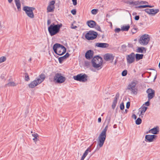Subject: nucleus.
<instances>
[{
	"instance_id": "f257e3e1",
	"label": "nucleus",
	"mask_w": 160,
	"mask_h": 160,
	"mask_svg": "<svg viewBox=\"0 0 160 160\" xmlns=\"http://www.w3.org/2000/svg\"><path fill=\"white\" fill-rule=\"evenodd\" d=\"M108 126L107 125L99 135L97 141L98 146L99 148L102 147L105 142L106 138V132L108 129Z\"/></svg>"
},
{
	"instance_id": "f03ea898",
	"label": "nucleus",
	"mask_w": 160,
	"mask_h": 160,
	"mask_svg": "<svg viewBox=\"0 0 160 160\" xmlns=\"http://www.w3.org/2000/svg\"><path fill=\"white\" fill-rule=\"evenodd\" d=\"M62 26L61 24L55 25L53 23L51 24L48 28L50 35L52 36L58 33L59 32L60 28Z\"/></svg>"
},
{
	"instance_id": "7ed1b4c3",
	"label": "nucleus",
	"mask_w": 160,
	"mask_h": 160,
	"mask_svg": "<svg viewBox=\"0 0 160 160\" xmlns=\"http://www.w3.org/2000/svg\"><path fill=\"white\" fill-rule=\"evenodd\" d=\"M45 76L44 74L42 73L40 74L35 80L32 82L28 86L30 88H33L41 83L45 79Z\"/></svg>"
},
{
	"instance_id": "20e7f679",
	"label": "nucleus",
	"mask_w": 160,
	"mask_h": 160,
	"mask_svg": "<svg viewBox=\"0 0 160 160\" xmlns=\"http://www.w3.org/2000/svg\"><path fill=\"white\" fill-rule=\"evenodd\" d=\"M54 52L59 55H62L66 52V49L63 46L59 44H55L53 47Z\"/></svg>"
},
{
	"instance_id": "39448f33",
	"label": "nucleus",
	"mask_w": 160,
	"mask_h": 160,
	"mask_svg": "<svg viewBox=\"0 0 160 160\" xmlns=\"http://www.w3.org/2000/svg\"><path fill=\"white\" fill-rule=\"evenodd\" d=\"M92 63L94 68L99 70L102 68V58L98 56L95 57L92 59Z\"/></svg>"
},
{
	"instance_id": "423d86ee",
	"label": "nucleus",
	"mask_w": 160,
	"mask_h": 160,
	"mask_svg": "<svg viewBox=\"0 0 160 160\" xmlns=\"http://www.w3.org/2000/svg\"><path fill=\"white\" fill-rule=\"evenodd\" d=\"M137 83L136 81H133L128 85L127 87L128 89L134 95H136L138 92V88L136 87Z\"/></svg>"
},
{
	"instance_id": "0eeeda50",
	"label": "nucleus",
	"mask_w": 160,
	"mask_h": 160,
	"mask_svg": "<svg viewBox=\"0 0 160 160\" xmlns=\"http://www.w3.org/2000/svg\"><path fill=\"white\" fill-rule=\"evenodd\" d=\"M35 9L34 8L27 6H24L23 8V10L25 12L26 14L31 18H33L34 17L33 11Z\"/></svg>"
},
{
	"instance_id": "6e6552de",
	"label": "nucleus",
	"mask_w": 160,
	"mask_h": 160,
	"mask_svg": "<svg viewBox=\"0 0 160 160\" xmlns=\"http://www.w3.org/2000/svg\"><path fill=\"white\" fill-rule=\"evenodd\" d=\"M150 39V37L149 35L148 34H145L141 37L139 40V42L142 45H146L148 43Z\"/></svg>"
},
{
	"instance_id": "1a4fd4ad",
	"label": "nucleus",
	"mask_w": 160,
	"mask_h": 160,
	"mask_svg": "<svg viewBox=\"0 0 160 160\" xmlns=\"http://www.w3.org/2000/svg\"><path fill=\"white\" fill-rule=\"evenodd\" d=\"M88 76L85 74H80L73 77L75 80L81 82H85L87 80Z\"/></svg>"
},
{
	"instance_id": "9d476101",
	"label": "nucleus",
	"mask_w": 160,
	"mask_h": 160,
	"mask_svg": "<svg viewBox=\"0 0 160 160\" xmlns=\"http://www.w3.org/2000/svg\"><path fill=\"white\" fill-rule=\"evenodd\" d=\"M53 79L55 81L59 83L64 82L66 80V78L63 76L61 73H59L55 74Z\"/></svg>"
},
{
	"instance_id": "9b49d317",
	"label": "nucleus",
	"mask_w": 160,
	"mask_h": 160,
	"mask_svg": "<svg viewBox=\"0 0 160 160\" xmlns=\"http://www.w3.org/2000/svg\"><path fill=\"white\" fill-rule=\"evenodd\" d=\"M98 33L93 31H90L85 35V38L88 40H93L96 38Z\"/></svg>"
},
{
	"instance_id": "f8f14e48",
	"label": "nucleus",
	"mask_w": 160,
	"mask_h": 160,
	"mask_svg": "<svg viewBox=\"0 0 160 160\" xmlns=\"http://www.w3.org/2000/svg\"><path fill=\"white\" fill-rule=\"evenodd\" d=\"M55 1L54 0L50 1L48 5L47 8V12H52L54 11L55 9Z\"/></svg>"
},
{
	"instance_id": "ddd939ff",
	"label": "nucleus",
	"mask_w": 160,
	"mask_h": 160,
	"mask_svg": "<svg viewBox=\"0 0 160 160\" xmlns=\"http://www.w3.org/2000/svg\"><path fill=\"white\" fill-rule=\"evenodd\" d=\"M135 54L132 52L126 57L127 62L128 63L131 64L133 62L135 61Z\"/></svg>"
},
{
	"instance_id": "4468645a",
	"label": "nucleus",
	"mask_w": 160,
	"mask_h": 160,
	"mask_svg": "<svg viewBox=\"0 0 160 160\" xmlns=\"http://www.w3.org/2000/svg\"><path fill=\"white\" fill-rule=\"evenodd\" d=\"M146 92L148 94V98L149 101L152 99L155 96V91L151 88L148 89Z\"/></svg>"
},
{
	"instance_id": "2eb2a0df",
	"label": "nucleus",
	"mask_w": 160,
	"mask_h": 160,
	"mask_svg": "<svg viewBox=\"0 0 160 160\" xmlns=\"http://www.w3.org/2000/svg\"><path fill=\"white\" fill-rule=\"evenodd\" d=\"M145 12L149 14L154 15L159 12L158 9H149L147 8L145 10Z\"/></svg>"
},
{
	"instance_id": "dca6fc26",
	"label": "nucleus",
	"mask_w": 160,
	"mask_h": 160,
	"mask_svg": "<svg viewBox=\"0 0 160 160\" xmlns=\"http://www.w3.org/2000/svg\"><path fill=\"white\" fill-rule=\"evenodd\" d=\"M157 136L152 135H147L145 136L146 141H148L149 142H152L154 141V140L157 137Z\"/></svg>"
},
{
	"instance_id": "f3484780",
	"label": "nucleus",
	"mask_w": 160,
	"mask_h": 160,
	"mask_svg": "<svg viewBox=\"0 0 160 160\" xmlns=\"http://www.w3.org/2000/svg\"><path fill=\"white\" fill-rule=\"evenodd\" d=\"M114 58V56L112 54L107 53L105 54L104 56V59L106 61H112V62Z\"/></svg>"
},
{
	"instance_id": "a211bd4d",
	"label": "nucleus",
	"mask_w": 160,
	"mask_h": 160,
	"mask_svg": "<svg viewBox=\"0 0 160 160\" xmlns=\"http://www.w3.org/2000/svg\"><path fill=\"white\" fill-rule=\"evenodd\" d=\"M93 51L92 50L88 51L85 54L86 58L88 59H90L93 57Z\"/></svg>"
},
{
	"instance_id": "6ab92c4d",
	"label": "nucleus",
	"mask_w": 160,
	"mask_h": 160,
	"mask_svg": "<svg viewBox=\"0 0 160 160\" xmlns=\"http://www.w3.org/2000/svg\"><path fill=\"white\" fill-rule=\"evenodd\" d=\"M95 46L99 48H105L109 46V44L107 43H96L95 44Z\"/></svg>"
},
{
	"instance_id": "aec40b11",
	"label": "nucleus",
	"mask_w": 160,
	"mask_h": 160,
	"mask_svg": "<svg viewBox=\"0 0 160 160\" xmlns=\"http://www.w3.org/2000/svg\"><path fill=\"white\" fill-rule=\"evenodd\" d=\"M149 132L154 134H158L159 132V128L158 127H157L151 129L149 131Z\"/></svg>"
},
{
	"instance_id": "412c9836",
	"label": "nucleus",
	"mask_w": 160,
	"mask_h": 160,
	"mask_svg": "<svg viewBox=\"0 0 160 160\" xmlns=\"http://www.w3.org/2000/svg\"><path fill=\"white\" fill-rule=\"evenodd\" d=\"M148 108L145 106H142L139 109V111L140 112V113L139 116L141 118L143 117V116L144 115V113L146 111Z\"/></svg>"
},
{
	"instance_id": "4be33fe9",
	"label": "nucleus",
	"mask_w": 160,
	"mask_h": 160,
	"mask_svg": "<svg viewBox=\"0 0 160 160\" xmlns=\"http://www.w3.org/2000/svg\"><path fill=\"white\" fill-rule=\"evenodd\" d=\"M119 97V94L117 93L114 98V99L113 102V103L112 105V109H114L116 106V104L117 103V100Z\"/></svg>"
},
{
	"instance_id": "5701e85b",
	"label": "nucleus",
	"mask_w": 160,
	"mask_h": 160,
	"mask_svg": "<svg viewBox=\"0 0 160 160\" xmlns=\"http://www.w3.org/2000/svg\"><path fill=\"white\" fill-rule=\"evenodd\" d=\"M96 22L93 20H89L87 22V24L88 27L91 28H94L96 25Z\"/></svg>"
},
{
	"instance_id": "b1692460",
	"label": "nucleus",
	"mask_w": 160,
	"mask_h": 160,
	"mask_svg": "<svg viewBox=\"0 0 160 160\" xmlns=\"http://www.w3.org/2000/svg\"><path fill=\"white\" fill-rule=\"evenodd\" d=\"M69 56V54L67 53L63 56L59 58H58V60L60 63H61L64 60L68 57Z\"/></svg>"
},
{
	"instance_id": "393cba45",
	"label": "nucleus",
	"mask_w": 160,
	"mask_h": 160,
	"mask_svg": "<svg viewBox=\"0 0 160 160\" xmlns=\"http://www.w3.org/2000/svg\"><path fill=\"white\" fill-rule=\"evenodd\" d=\"M91 150L90 149V148L89 147L88 148V149L85 151V152H84V154L82 156V157L81 158V160H83L85 157L87 156V155H88V153L89 152H91Z\"/></svg>"
},
{
	"instance_id": "a878e982",
	"label": "nucleus",
	"mask_w": 160,
	"mask_h": 160,
	"mask_svg": "<svg viewBox=\"0 0 160 160\" xmlns=\"http://www.w3.org/2000/svg\"><path fill=\"white\" fill-rule=\"evenodd\" d=\"M32 136L34 137L33 140L35 143H36V142L38 140L39 135L34 132L32 134Z\"/></svg>"
},
{
	"instance_id": "bb28decb",
	"label": "nucleus",
	"mask_w": 160,
	"mask_h": 160,
	"mask_svg": "<svg viewBox=\"0 0 160 160\" xmlns=\"http://www.w3.org/2000/svg\"><path fill=\"white\" fill-rule=\"evenodd\" d=\"M148 3V2L146 1H137L134 2V4L135 5H136L138 4H143Z\"/></svg>"
},
{
	"instance_id": "cd10ccee",
	"label": "nucleus",
	"mask_w": 160,
	"mask_h": 160,
	"mask_svg": "<svg viewBox=\"0 0 160 160\" xmlns=\"http://www.w3.org/2000/svg\"><path fill=\"white\" fill-rule=\"evenodd\" d=\"M130 28V26L128 25L126 26H123L121 27V30L122 31H128Z\"/></svg>"
},
{
	"instance_id": "c85d7f7f",
	"label": "nucleus",
	"mask_w": 160,
	"mask_h": 160,
	"mask_svg": "<svg viewBox=\"0 0 160 160\" xmlns=\"http://www.w3.org/2000/svg\"><path fill=\"white\" fill-rule=\"evenodd\" d=\"M135 56L136 60L138 61L142 58L143 55L142 54H136L135 55Z\"/></svg>"
},
{
	"instance_id": "c756f323",
	"label": "nucleus",
	"mask_w": 160,
	"mask_h": 160,
	"mask_svg": "<svg viewBox=\"0 0 160 160\" xmlns=\"http://www.w3.org/2000/svg\"><path fill=\"white\" fill-rule=\"evenodd\" d=\"M143 51L146 52V49L143 47H139L137 49V52H138L142 53Z\"/></svg>"
},
{
	"instance_id": "7c9ffc66",
	"label": "nucleus",
	"mask_w": 160,
	"mask_h": 160,
	"mask_svg": "<svg viewBox=\"0 0 160 160\" xmlns=\"http://www.w3.org/2000/svg\"><path fill=\"white\" fill-rule=\"evenodd\" d=\"M17 84L15 83L14 82H9L7 84H6L5 85L6 87H11V86H16Z\"/></svg>"
},
{
	"instance_id": "2f4dec72",
	"label": "nucleus",
	"mask_w": 160,
	"mask_h": 160,
	"mask_svg": "<svg viewBox=\"0 0 160 160\" xmlns=\"http://www.w3.org/2000/svg\"><path fill=\"white\" fill-rule=\"evenodd\" d=\"M15 3L18 9L19 10L21 8V4L19 0H15Z\"/></svg>"
},
{
	"instance_id": "473e14b6",
	"label": "nucleus",
	"mask_w": 160,
	"mask_h": 160,
	"mask_svg": "<svg viewBox=\"0 0 160 160\" xmlns=\"http://www.w3.org/2000/svg\"><path fill=\"white\" fill-rule=\"evenodd\" d=\"M153 7H154L153 6H150V5H146L139 6L138 7V8H147V7L152 8Z\"/></svg>"
},
{
	"instance_id": "72a5a7b5",
	"label": "nucleus",
	"mask_w": 160,
	"mask_h": 160,
	"mask_svg": "<svg viewBox=\"0 0 160 160\" xmlns=\"http://www.w3.org/2000/svg\"><path fill=\"white\" fill-rule=\"evenodd\" d=\"M6 60V58L5 56H2L0 58V63L5 62Z\"/></svg>"
},
{
	"instance_id": "f704fd0d",
	"label": "nucleus",
	"mask_w": 160,
	"mask_h": 160,
	"mask_svg": "<svg viewBox=\"0 0 160 160\" xmlns=\"http://www.w3.org/2000/svg\"><path fill=\"white\" fill-rule=\"evenodd\" d=\"M98 10L97 9H94L92 10L91 13L93 15H96L98 13Z\"/></svg>"
},
{
	"instance_id": "c9c22d12",
	"label": "nucleus",
	"mask_w": 160,
	"mask_h": 160,
	"mask_svg": "<svg viewBox=\"0 0 160 160\" xmlns=\"http://www.w3.org/2000/svg\"><path fill=\"white\" fill-rule=\"evenodd\" d=\"M142 120L140 118H138L136 121V123L137 125H139L141 123Z\"/></svg>"
},
{
	"instance_id": "e433bc0d",
	"label": "nucleus",
	"mask_w": 160,
	"mask_h": 160,
	"mask_svg": "<svg viewBox=\"0 0 160 160\" xmlns=\"http://www.w3.org/2000/svg\"><path fill=\"white\" fill-rule=\"evenodd\" d=\"M25 80L26 81H28L29 80L30 78L29 76L27 73H25Z\"/></svg>"
},
{
	"instance_id": "4c0bfd02",
	"label": "nucleus",
	"mask_w": 160,
	"mask_h": 160,
	"mask_svg": "<svg viewBox=\"0 0 160 160\" xmlns=\"http://www.w3.org/2000/svg\"><path fill=\"white\" fill-rule=\"evenodd\" d=\"M127 74V71L126 70H124L122 72V75L123 76H126Z\"/></svg>"
},
{
	"instance_id": "58836bf2",
	"label": "nucleus",
	"mask_w": 160,
	"mask_h": 160,
	"mask_svg": "<svg viewBox=\"0 0 160 160\" xmlns=\"http://www.w3.org/2000/svg\"><path fill=\"white\" fill-rule=\"evenodd\" d=\"M94 27L98 30L100 31L101 30V28L98 25L96 24V25Z\"/></svg>"
},
{
	"instance_id": "ea45409f",
	"label": "nucleus",
	"mask_w": 160,
	"mask_h": 160,
	"mask_svg": "<svg viewBox=\"0 0 160 160\" xmlns=\"http://www.w3.org/2000/svg\"><path fill=\"white\" fill-rule=\"evenodd\" d=\"M121 30V29L120 28H116L114 30V31L115 32L118 33Z\"/></svg>"
},
{
	"instance_id": "a19ab883",
	"label": "nucleus",
	"mask_w": 160,
	"mask_h": 160,
	"mask_svg": "<svg viewBox=\"0 0 160 160\" xmlns=\"http://www.w3.org/2000/svg\"><path fill=\"white\" fill-rule=\"evenodd\" d=\"M120 109L122 110H123L124 109V106L123 103H122L120 104Z\"/></svg>"
},
{
	"instance_id": "79ce46f5",
	"label": "nucleus",
	"mask_w": 160,
	"mask_h": 160,
	"mask_svg": "<svg viewBox=\"0 0 160 160\" xmlns=\"http://www.w3.org/2000/svg\"><path fill=\"white\" fill-rule=\"evenodd\" d=\"M71 13L73 14V15H75L76 13V11L75 9H73L71 10Z\"/></svg>"
},
{
	"instance_id": "37998d69",
	"label": "nucleus",
	"mask_w": 160,
	"mask_h": 160,
	"mask_svg": "<svg viewBox=\"0 0 160 160\" xmlns=\"http://www.w3.org/2000/svg\"><path fill=\"white\" fill-rule=\"evenodd\" d=\"M72 1L73 2V4L75 6L77 4V0H72Z\"/></svg>"
},
{
	"instance_id": "c03bdc74",
	"label": "nucleus",
	"mask_w": 160,
	"mask_h": 160,
	"mask_svg": "<svg viewBox=\"0 0 160 160\" xmlns=\"http://www.w3.org/2000/svg\"><path fill=\"white\" fill-rule=\"evenodd\" d=\"M144 104L147 106H149V105H150V102H149V100H148V101L146 102Z\"/></svg>"
},
{
	"instance_id": "a18cd8bd",
	"label": "nucleus",
	"mask_w": 160,
	"mask_h": 160,
	"mask_svg": "<svg viewBox=\"0 0 160 160\" xmlns=\"http://www.w3.org/2000/svg\"><path fill=\"white\" fill-rule=\"evenodd\" d=\"M130 106V103L129 102H127L126 104V108H128Z\"/></svg>"
},
{
	"instance_id": "49530a36",
	"label": "nucleus",
	"mask_w": 160,
	"mask_h": 160,
	"mask_svg": "<svg viewBox=\"0 0 160 160\" xmlns=\"http://www.w3.org/2000/svg\"><path fill=\"white\" fill-rule=\"evenodd\" d=\"M139 16H135L134 19L136 20H138L139 19Z\"/></svg>"
},
{
	"instance_id": "de8ad7c7",
	"label": "nucleus",
	"mask_w": 160,
	"mask_h": 160,
	"mask_svg": "<svg viewBox=\"0 0 160 160\" xmlns=\"http://www.w3.org/2000/svg\"><path fill=\"white\" fill-rule=\"evenodd\" d=\"M76 28H77V27L76 26H73V25L72 24V25L71 27V28L72 29H75Z\"/></svg>"
},
{
	"instance_id": "09e8293b",
	"label": "nucleus",
	"mask_w": 160,
	"mask_h": 160,
	"mask_svg": "<svg viewBox=\"0 0 160 160\" xmlns=\"http://www.w3.org/2000/svg\"><path fill=\"white\" fill-rule=\"evenodd\" d=\"M132 32L133 34L134 33L136 32V29H133L132 31Z\"/></svg>"
},
{
	"instance_id": "8fccbe9b",
	"label": "nucleus",
	"mask_w": 160,
	"mask_h": 160,
	"mask_svg": "<svg viewBox=\"0 0 160 160\" xmlns=\"http://www.w3.org/2000/svg\"><path fill=\"white\" fill-rule=\"evenodd\" d=\"M51 23V21L50 20H48L47 21V24L48 25H49Z\"/></svg>"
},
{
	"instance_id": "3c124183",
	"label": "nucleus",
	"mask_w": 160,
	"mask_h": 160,
	"mask_svg": "<svg viewBox=\"0 0 160 160\" xmlns=\"http://www.w3.org/2000/svg\"><path fill=\"white\" fill-rule=\"evenodd\" d=\"M132 117L134 118V119H136L137 118V117L135 114H133L132 115Z\"/></svg>"
},
{
	"instance_id": "603ef678",
	"label": "nucleus",
	"mask_w": 160,
	"mask_h": 160,
	"mask_svg": "<svg viewBox=\"0 0 160 160\" xmlns=\"http://www.w3.org/2000/svg\"><path fill=\"white\" fill-rule=\"evenodd\" d=\"M101 121V119L100 118H99L98 119V122H100Z\"/></svg>"
},
{
	"instance_id": "864d4df0",
	"label": "nucleus",
	"mask_w": 160,
	"mask_h": 160,
	"mask_svg": "<svg viewBox=\"0 0 160 160\" xmlns=\"http://www.w3.org/2000/svg\"><path fill=\"white\" fill-rule=\"evenodd\" d=\"M126 46L125 45H123L122 46V48H126Z\"/></svg>"
},
{
	"instance_id": "5fc2aeb1",
	"label": "nucleus",
	"mask_w": 160,
	"mask_h": 160,
	"mask_svg": "<svg viewBox=\"0 0 160 160\" xmlns=\"http://www.w3.org/2000/svg\"><path fill=\"white\" fill-rule=\"evenodd\" d=\"M136 1H135V2H133V1H131V2H130V4H132L134 5H135L134 4V2H135Z\"/></svg>"
},
{
	"instance_id": "6e6d98bb",
	"label": "nucleus",
	"mask_w": 160,
	"mask_h": 160,
	"mask_svg": "<svg viewBox=\"0 0 160 160\" xmlns=\"http://www.w3.org/2000/svg\"><path fill=\"white\" fill-rule=\"evenodd\" d=\"M12 1V0H8V1L9 3H11Z\"/></svg>"
},
{
	"instance_id": "4d7b16f0",
	"label": "nucleus",
	"mask_w": 160,
	"mask_h": 160,
	"mask_svg": "<svg viewBox=\"0 0 160 160\" xmlns=\"http://www.w3.org/2000/svg\"><path fill=\"white\" fill-rule=\"evenodd\" d=\"M32 60V58H30V59H29L28 61L30 62H31V61Z\"/></svg>"
},
{
	"instance_id": "13d9d810",
	"label": "nucleus",
	"mask_w": 160,
	"mask_h": 160,
	"mask_svg": "<svg viewBox=\"0 0 160 160\" xmlns=\"http://www.w3.org/2000/svg\"><path fill=\"white\" fill-rule=\"evenodd\" d=\"M116 62H117V61H116H116H115V62H114V64H115H115H116Z\"/></svg>"
},
{
	"instance_id": "bf43d9fd",
	"label": "nucleus",
	"mask_w": 160,
	"mask_h": 160,
	"mask_svg": "<svg viewBox=\"0 0 160 160\" xmlns=\"http://www.w3.org/2000/svg\"><path fill=\"white\" fill-rule=\"evenodd\" d=\"M31 133H32L33 134V132H32V131H31Z\"/></svg>"
},
{
	"instance_id": "052dcab7",
	"label": "nucleus",
	"mask_w": 160,
	"mask_h": 160,
	"mask_svg": "<svg viewBox=\"0 0 160 160\" xmlns=\"http://www.w3.org/2000/svg\"><path fill=\"white\" fill-rule=\"evenodd\" d=\"M142 77H143V74H142Z\"/></svg>"
},
{
	"instance_id": "680f3d73",
	"label": "nucleus",
	"mask_w": 160,
	"mask_h": 160,
	"mask_svg": "<svg viewBox=\"0 0 160 160\" xmlns=\"http://www.w3.org/2000/svg\"><path fill=\"white\" fill-rule=\"evenodd\" d=\"M156 78V77L155 78V79Z\"/></svg>"
},
{
	"instance_id": "e2e57ef3",
	"label": "nucleus",
	"mask_w": 160,
	"mask_h": 160,
	"mask_svg": "<svg viewBox=\"0 0 160 160\" xmlns=\"http://www.w3.org/2000/svg\"><path fill=\"white\" fill-rule=\"evenodd\" d=\"M98 148V149H99V148Z\"/></svg>"
}]
</instances>
